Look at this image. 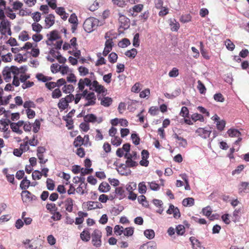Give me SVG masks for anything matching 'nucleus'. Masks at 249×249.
<instances>
[{"mask_svg": "<svg viewBox=\"0 0 249 249\" xmlns=\"http://www.w3.org/2000/svg\"><path fill=\"white\" fill-rule=\"evenodd\" d=\"M225 45L226 48L231 51H232L235 48L234 44L231 41L230 39H227L225 41Z\"/></svg>", "mask_w": 249, "mask_h": 249, "instance_id": "49", "label": "nucleus"}, {"mask_svg": "<svg viewBox=\"0 0 249 249\" xmlns=\"http://www.w3.org/2000/svg\"><path fill=\"white\" fill-rule=\"evenodd\" d=\"M113 100L111 97L104 96L101 100V105L105 107H109L112 103Z\"/></svg>", "mask_w": 249, "mask_h": 249, "instance_id": "21", "label": "nucleus"}, {"mask_svg": "<svg viewBox=\"0 0 249 249\" xmlns=\"http://www.w3.org/2000/svg\"><path fill=\"white\" fill-rule=\"evenodd\" d=\"M212 212V209L209 206L203 208L202 210V214L204 215L207 216L208 217H209V216L211 215Z\"/></svg>", "mask_w": 249, "mask_h": 249, "instance_id": "57", "label": "nucleus"}, {"mask_svg": "<svg viewBox=\"0 0 249 249\" xmlns=\"http://www.w3.org/2000/svg\"><path fill=\"white\" fill-rule=\"evenodd\" d=\"M143 8V5L142 4H138L134 5L128 10V12H133V13H140Z\"/></svg>", "mask_w": 249, "mask_h": 249, "instance_id": "30", "label": "nucleus"}, {"mask_svg": "<svg viewBox=\"0 0 249 249\" xmlns=\"http://www.w3.org/2000/svg\"><path fill=\"white\" fill-rule=\"evenodd\" d=\"M175 229L178 235H183L185 232V227L181 224L177 225Z\"/></svg>", "mask_w": 249, "mask_h": 249, "instance_id": "40", "label": "nucleus"}, {"mask_svg": "<svg viewBox=\"0 0 249 249\" xmlns=\"http://www.w3.org/2000/svg\"><path fill=\"white\" fill-rule=\"evenodd\" d=\"M179 115L184 118L189 117V111L187 107L183 106L181 107Z\"/></svg>", "mask_w": 249, "mask_h": 249, "instance_id": "41", "label": "nucleus"}, {"mask_svg": "<svg viewBox=\"0 0 249 249\" xmlns=\"http://www.w3.org/2000/svg\"><path fill=\"white\" fill-rule=\"evenodd\" d=\"M192 19V16L190 14L182 15L180 17V21L181 22L185 23L190 21Z\"/></svg>", "mask_w": 249, "mask_h": 249, "instance_id": "48", "label": "nucleus"}, {"mask_svg": "<svg viewBox=\"0 0 249 249\" xmlns=\"http://www.w3.org/2000/svg\"><path fill=\"white\" fill-rule=\"evenodd\" d=\"M198 89L200 92V93L202 94H204L206 93V89L204 85V84L201 82L200 80L198 81V86H197Z\"/></svg>", "mask_w": 249, "mask_h": 249, "instance_id": "55", "label": "nucleus"}, {"mask_svg": "<svg viewBox=\"0 0 249 249\" xmlns=\"http://www.w3.org/2000/svg\"><path fill=\"white\" fill-rule=\"evenodd\" d=\"M249 188V182H241L238 186V190L239 193L245 192L247 189Z\"/></svg>", "mask_w": 249, "mask_h": 249, "instance_id": "36", "label": "nucleus"}, {"mask_svg": "<svg viewBox=\"0 0 249 249\" xmlns=\"http://www.w3.org/2000/svg\"><path fill=\"white\" fill-rule=\"evenodd\" d=\"M23 106L25 108L31 109V107L35 108L36 107V105L33 101L28 100L24 103Z\"/></svg>", "mask_w": 249, "mask_h": 249, "instance_id": "54", "label": "nucleus"}, {"mask_svg": "<svg viewBox=\"0 0 249 249\" xmlns=\"http://www.w3.org/2000/svg\"><path fill=\"white\" fill-rule=\"evenodd\" d=\"M131 44L130 40L127 38H124L118 44L120 48H126Z\"/></svg>", "mask_w": 249, "mask_h": 249, "instance_id": "32", "label": "nucleus"}, {"mask_svg": "<svg viewBox=\"0 0 249 249\" xmlns=\"http://www.w3.org/2000/svg\"><path fill=\"white\" fill-rule=\"evenodd\" d=\"M62 96V92L59 88L55 89L52 93V97L53 99L59 98Z\"/></svg>", "mask_w": 249, "mask_h": 249, "instance_id": "59", "label": "nucleus"}, {"mask_svg": "<svg viewBox=\"0 0 249 249\" xmlns=\"http://www.w3.org/2000/svg\"><path fill=\"white\" fill-rule=\"evenodd\" d=\"M227 133L231 137H239L241 136V133L237 129L230 128L227 131Z\"/></svg>", "mask_w": 249, "mask_h": 249, "instance_id": "22", "label": "nucleus"}, {"mask_svg": "<svg viewBox=\"0 0 249 249\" xmlns=\"http://www.w3.org/2000/svg\"><path fill=\"white\" fill-rule=\"evenodd\" d=\"M179 74L178 70L177 68H173L169 72L168 75L170 77L175 78Z\"/></svg>", "mask_w": 249, "mask_h": 249, "instance_id": "61", "label": "nucleus"}, {"mask_svg": "<svg viewBox=\"0 0 249 249\" xmlns=\"http://www.w3.org/2000/svg\"><path fill=\"white\" fill-rule=\"evenodd\" d=\"M131 139L135 145H138L140 143L141 139L139 134L136 131H133L131 135Z\"/></svg>", "mask_w": 249, "mask_h": 249, "instance_id": "20", "label": "nucleus"}, {"mask_svg": "<svg viewBox=\"0 0 249 249\" xmlns=\"http://www.w3.org/2000/svg\"><path fill=\"white\" fill-rule=\"evenodd\" d=\"M150 188L151 190L154 191H158L160 189V185L157 183L155 181H153L151 182H148Z\"/></svg>", "mask_w": 249, "mask_h": 249, "instance_id": "51", "label": "nucleus"}, {"mask_svg": "<svg viewBox=\"0 0 249 249\" xmlns=\"http://www.w3.org/2000/svg\"><path fill=\"white\" fill-rule=\"evenodd\" d=\"M200 52L202 57L207 60L210 59V57L208 55L206 50L204 49V46L203 42H200Z\"/></svg>", "mask_w": 249, "mask_h": 249, "instance_id": "33", "label": "nucleus"}, {"mask_svg": "<svg viewBox=\"0 0 249 249\" xmlns=\"http://www.w3.org/2000/svg\"><path fill=\"white\" fill-rule=\"evenodd\" d=\"M182 204L184 207L192 206L195 204V199L193 197L185 198L183 200Z\"/></svg>", "mask_w": 249, "mask_h": 249, "instance_id": "23", "label": "nucleus"}, {"mask_svg": "<svg viewBox=\"0 0 249 249\" xmlns=\"http://www.w3.org/2000/svg\"><path fill=\"white\" fill-rule=\"evenodd\" d=\"M84 139H83L80 135L78 136L74 140L73 145L75 147H78L82 145L87 146V142L84 143Z\"/></svg>", "mask_w": 249, "mask_h": 249, "instance_id": "15", "label": "nucleus"}, {"mask_svg": "<svg viewBox=\"0 0 249 249\" xmlns=\"http://www.w3.org/2000/svg\"><path fill=\"white\" fill-rule=\"evenodd\" d=\"M114 46V43L112 38H109L106 40L105 44V48L103 51L102 54L104 56H107L111 52Z\"/></svg>", "mask_w": 249, "mask_h": 249, "instance_id": "8", "label": "nucleus"}, {"mask_svg": "<svg viewBox=\"0 0 249 249\" xmlns=\"http://www.w3.org/2000/svg\"><path fill=\"white\" fill-rule=\"evenodd\" d=\"M46 208L47 210L49 211L51 213H53V212L57 211V208L54 203H47Z\"/></svg>", "mask_w": 249, "mask_h": 249, "instance_id": "60", "label": "nucleus"}, {"mask_svg": "<svg viewBox=\"0 0 249 249\" xmlns=\"http://www.w3.org/2000/svg\"><path fill=\"white\" fill-rule=\"evenodd\" d=\"M114 231L116 235H121L123 233L124 228L120 225H116L114 227Z\"/></svg>", "mask_w": 249, "mask_h": 249, "instance_id": "53", "label": "nucleus"}, {"mask_svg": "<svg viewBox=\"0 0 249 249\" xmlns=\"http://www.w3.org/2000/svg\"><path fill=\"white\" fill-rule=\"evenodd\" d=\"M47 36L49 37V40L52 42L59 39L61 38L58 34V31L56 30H54L50 32L49 34L47 35Z\"/></svg>", "mask_w": 249, "mask_h": 249, "instance_id": "10", "label": "nucleus"}, {"mask_svg": "<svg viewBox=\"0 0 249 249\" xmlns=\"http://www.w3.org/2000/svg\"><path fill=\"white\" fill-rule=\"evenodd\" d=\"M62 119L63 120L66 121V126L67 127L68 129L71 130L73 128L74 125H73V121L72 119H71L70 120H69L68 118H63V117H62Z\"/></svg>", "mask_w": 249, "mask_h": 249, "instance_id": "52", "label": "nucleus"}, {"mask_svg": "<svg viewBox=\"0 0 249 249\" xmlns=\"http://www.w3.org/2000/svg\"><path fill=\"white\" fill-rule=\"evenodd\" d=\"M79 127L81 130L86 132L89 129V123L84 121V122H82L80 124Z\"/></svg>", "mask_w": 249, "mask_h": 249, "instance_id": "63", "label": "nucleus"}, {"mask_svg": "<svg viewBox=\"0 0 249 249\" xmlns=\"http://www.w3.org/2000/svg\"><path fill=\"white\" fill-rule=\"evenodd\" d=\"M22 190V191L21 193V196L23 202L26 201V200H25V198L29 200L30 201H36L37 199V197L29 191L27 190Z\"/></svg>", "mask_w": 249, "mask_h": 249, "instance_id": "6", "label": "nucleus"}, {"mask_svg": "<svg viewBox=\"0 0 249 249\" xmlns=\"http://www.w3.org/2000/svg\"><path fill=\"white\" fill-rule=\"evenodd\" d=\"M118 58V54L115 52H111L108 56V61L112 64L117 62Z\"/></svg>", "mask_w": 249, "mask_h": 249, "instance_id": "43", "label": "nucleus"}, {"mask_svg": "<svg viewBox=\"0 0 249 249\" xmlns=\"http://www.w3.org/2000/svg\"><path fill=\"white\" fill-rule=\"evenodd\" d=\"M140 44V34L137 33L135 34L133 38L132 44L135 48L139 47Z\"/></svg>", "mask_w": 249, "mask_h": 249, "instance_id": "37", "label": "nucleus"}, {"mask_svg": "<svg viewBox=\"0 0 249 249\" xmlns=\"http://www.w3.org/2000/svg\"><path fill=\"white\" fill-rule=\"evenodd\" d=\"M30 38L29 36L27 34L26 31H23L18 36V39L24 42L28 40Z\"/></svg>", "mask_w": 249, "mask_h": 249, "instance_id": "39", "label": "nucleus"}, {"mask_svg": "<svg viewBox=\"0 0 249 249\" xmlns=\"http://www.w3.org/2000/svg\"><path fill=\"white\" fill-rule=\"evenodd\" d=\"M139 249H157V244L155 242L149 241L141 245Z\"/></svg>", "mask_w": 249, "mask_h": 249, "instance_id": "18", "label": "nucleus"}, {"mask_svg": "<svg viewBox=\"0 0 249 249\" xmlns=\"http://www.w3.org/2000/svg\"><path fill=\"white\" fill-rule=\"evenodd\" d=\"M67 81L70 83H75L77 82L76 77L73 73H71L67 77Z\"/></svg>", "mask_w": 249, "mask_h": 249, "instance_id": "64", "label": "nucleus"}, {"mask_svg": "<svg viewBox=\"0 0 249 249\" xmlns=\"http://www.w3.org/2000/svg\"><path fill=\"white\" fill-rule=\"evenodd\" d=\"M147 191V187L144 181L140 182L138 184V192L140 194H145Z\"/></svg>", "mask_w": 249, "mask_h": 249, "instance_id": "35", "label": "nucleus"}, {"mask_svg": "<svg viewBox=\"0 0 249 249\" xmlns=\"http://www.w3.org/2000/svg\"><path fill=\"white\" fill-rule=\"evenodd\" d=\"M11 27V22L8 19L1 21L0 23V33L2 35H5L4 30Z\"/></svg>", "mask_w": 249, "mask_h": 249, "instance_id": "9", "label": "nucleus"}, {"mask_svg": "<svg viewBox=\"0 0 249 249\" xmlns=\"http://www.w3.org/2000/svg\"><path fill=\"white\" fill-rule=\"evenodd\" d=\"M124 190L123 187H118L116 188L115 192L113 193H115L116 195H119V199L121 200L126 196L124 195Z\"/></svg>", "mask_w": 249, "mask_h": 249, "instance_id": "28", "label": "nucleus"}, {"mask_svg": "<svg viewBox=\"0 0 249 249\" xmlns=\"http://www.w3.org/2000/svg\"><path fill=\"white\" fill-rule=\"evenodd\" d=\"M38 184L36 181H34L31 182V181L27 179V177H25L23 179L19 184V188L21 190H27L30 186L35 187Z\"/></svg>", "mask_w": 249, "mask_h": 249, "instance_id": "5", "label": "nucleus"}, {"mask_svg": "<svg viewBox=\"0 0 249 249\" xmlns=\"http://www.w3.org/2000/svg\"><path fill=\"white\" fill-rule=\"evenodd\" d=\"M126 159L125 161L126 167L128 168L135 167L138 166V163L135 160L129 159V158H124Z\"/></svg>", "mask_w": 249, "mask_h": 249, "instance_id": "31", "label": "nucleus"}, {"mask_svg": "<svg viewBox=\"0 0 249 249\" xmlns=\"http://www.w3.org/2000/svg\"><path fill=\"white\" fill-rule=\"evenodd\" d=\"M32 27L33 31L36 32L37 34L39 33L43 28L42 26L39 23L36 22L33 23Z\"/></svg>", "mask_w": 249, "mask_h": 249, "instance_id": "46", "label": "nucleus"}, {"mask_svg": "<svg viewBox=\"0 0 249 249\" xmlns=\"http://www.w3.org/2000/svg\"><path fill=\"white\" fill-rule=\"evenodd\" d=\"M144 235L149 240L153 239L155 236V232L153 229H149L144 231Z\"/></svg>", "mask_w": 249, "mask_h": 249, "instance_id": "24", "label": "nucleus"}, {"mask_svg": "<svg viewBox=\"0 0 249 249\" xmlns=\"http://www.w3.org/2000/svg\"><path fill=\"white\" fill-rule=\"evenodd\" d=\"M66 210L69 212H71L73 210V200L71 198H67L65 201Z\"/></svg>", "mask_w": 249, "mask_h": 249, "instance_id": "19", "label": "nucleus"}, {"mask_svg": "<svg viewBox=\"0 0 249 249\" xmlns=\"http://www.w3.org/2000/svg\"><path fill=\"white\" fill-rule=\"evenodd\" d=\"M84 99L87 102L84 105V107H87L90 106H94L96 104V96L95 93L91 91Z\"/></svg>", "mask_w": 249, "mask_h": 249, "instance_id": "7", "label": "nucleus"}, {"mask_svg": "<svg viewBox=\"0 0 249 249\" xmlns=\"http://www.w3.org/2000/svg\"><path fill=\"white\" fill-rule=\"evenodd\" d=\"M69 95H67L65 97L62 98V101L66 102V104L64 105L63 106H62V107H69L70 108V107L69 106V103L72 102L74 100V95L71 93H69Z\"/></svg>", "mask_w": 249, "mask_h": 249, "instance_id": "17", "label": "nucleus"}, {"mask_svg": "<svg viewBox=\"0 0 249 249\" xmlns=\"http://www.w3.org/2000/svg\"><path fill=\"white\" fill-rule=\"evenodd\" d=\"M136 188L137 184L136 182H129L126 185V190L128 192H133V191L136 189Z\"/></svg>", "mask_w": 249, "mask_h": 249, "instance_id": "47", "label": "nucleus"}, {"mask_svg": "<svg viewBox=\"0 0 249 249\" xmlns=\"http://www.w3.org/2000/svg\"><path fill=\"white\" fill-rule=\"evenodd\" d=\"M29 150L30 147L29 146H27V150L25 149H21L20 147L19 148H15L14 149L13 153L15 156L20 157L23 153L25 152L26 151H29Z\"/></svg>", "mask_w": 249, "mask_h": 249, "instance_id": "27", "label": "nucleus"}, {"mask_svg": "<svg viewBox=\"0 0 249 249\" xmlns=\"http://www.w3.org/2000/svg\"><path fill=\"white\" fill-rule=\"evenodd\" d=\"M99 20L94 17H90L86 18L83 24V28L86 32L90 33L94 31L93 28L98 26Z\"/></svg>", "mask_w": 249, "mask_h": 249, "instance_id": "1", "label": "nucleus"}, {"mask_svg": "<svg viewBox=\"0 0 249 249\" xmlns=\"http://www.w3.org/2000/svg\"><path fill=\"white\" fill-rule=\"evenodd\" d=\"M191 118L194 122H196L197 121H199L201 122L204 121V118L202 114L195 113L193 114L191 116Z\"/></svg>", "mask_w": 249, "mask_h": 249, "instance_id": "26", "label": "nucleus"}, {"mask_svg": "<svg viewBox=\"0 0 249 249\" xmlns=\"http://www.w3.org/2000/svg\"><path fill=\"white\" fill-rule=\"evenodd\" d=\"M131 144L129 143H125L123 144L122 148H121L124 152H125L124 158H127L128 155L131 150Z\"/></svg>", "mask_w": 249, "mask_h": 249, "instance_id": "38", "label": "nucleus"}, {"mask_svg": "<svg viewBox=\"0 0 249 249\" xmlns=\"http://www.w3.org/2000/svg\"><path fill=\"white\" fill-rule=\"evenodd\" d=\"M138 51L136 49L133 48L131 50H127L124 53V54L131 59H134L137 55Z\"/></svg>", "mask_w": 249, "mask_h": 249, "instance_id": "25", "label": "nucleus"}, {"mask_svg": "<svg viewBox=\"0 0 249 249\" xmlns=\"http://www.w3.org/2000/svg\"><path fill=\"white\" fill-rule=\"evenodd\" d=\"M74 88L72 85H66L62 88V90L64 93H71L74 91Z\"/></svg>", "mask_w": 249, "mask_h": 249, "instance_id": "34", "label": "nucleus"}, {"mask_svg": "<svg viewBox=\"0 0 249 249\" xmlns=\"http://www.w3.org/2000/svg\"><path fill=\"white\" fill-rule=\"evenodd\" d=\"M122 142V140L118 136H114V139H111V143L116 147L119 146Z\"/></svg>", "mask_w": 249, "mask_h": 249, "instance_id": "50", "label": "nucleus"}, {"mask_svg": "<svg viewBox=\"0 0 249 249\" xmlns=\"http://www.w3.org/2000/svg\"><path fill=\"white\" fill-rule=\"evenodd\" d=\"M90 90L91 91L96 92L97 94H104L107 91V89L102 85L99 84V82L97 80L93 81V83L89 88Z\"/></svg>", "mask_w": 249, "mask_h": 249, "instance_id": "4", "label": "nucleus"}, {"mask_svg": "<svg viewBox=\"0 0 249 249\" xmlns=\"http://www.w3.org/2000/svg\"><path fill=\"white\" fill-rule=\"evenodd\" d=\"M2 74L5 81L6 82H9V80L11 79V71L10 67L5 66L2 71Z\"/></svg>", "mask_w": 249, "mask_h": 249, "instance_id": "11", "label": "nucleus"}, {"mask_svg": "<svg viewBox=\"0 0 249 249\" xmlns=\"http://www.w3.org/2000/svg\"><path fill=\"white\" fill-rule=\"evenodd\" d=\"M196 132L199 133V136L202 138L206 139L210 137V135L212 133V130H207L205 128L199 127L196 130Z\"/></svg>", "mask_w": 249, "mask_h": 249, "instance_id": "13", "label": "nucleus"}, {"mask_svg": "<svg viewBox=\"0 0 249 249\" xmlns=\"http://www.w3.org/2000/svg\"><path fill=\"white\" fill-rule=\"evenodd\" d=\"M111 187L107 182H102L98 187V191L101 193H107L110 191Z\"/></svg>", "mask_w": 249, "mask_h": 249, "instance_id": "14", "label": "nucleus"}, {"mask_svg": "<svg viewBox=\"0 0 249 249\" xmlns=\"http://www.w3.org/2000/svg\"><path fill=\"white\" fill-rule=\"evenodd\" d=\"M134 231V228L132 227H129L124 229L123 233L124 236L129 237L133 235Z\"/></svg>", "mask_w": 249, "mask_h": 249, "instance_id": "42", "label": "nucleus"}, {"mask_svg": "<svg viewBox=\"0 0 249 249\" xmlns=\"http://www.w3.org/2000/svg\"><path fill=\"white\" fill-rule=\"evenodd\" d=\"M43 121V120L42 118H41L40 120L37 119H36L34 123L33 124V131L35 133H36L39 131L40 128V125H41L40 121Z\"/></svg>", "mask_w": 249, "mask_h": 249, "instance_id": "29", "label": "nucleus"}, {"mask_svg": "<svg viewBox=\"0 0 249 249\" xmlns=\"http://www.w3.org/2000/svg\"><path fill=\"white\" fill-rule=\"evenodd\" d=\"M91 237L93 245L96 248L100 247L102 243V232L98 229H95L91 234Z\"/></svg>", "mask_w": 249, "mask_h": 249, "instance_id": "2", "label": "nucleus"}, {"mask_svg": "<svg viewBox=\"0 0 249 249\" xmlns=\"http://www.w3.org/2000/svg\"><path fill=\"white\" fill-rule=\"evenodd\" d=\"M241 212V209H235L233 212V217L232 218V220L236 223L237 221H238L240 219V216H239V213Z\"/></svg>", "mask_w": 249, "mask_h": 249, "instance_id": "56", "label": "nucleus"}, {"mask_svg": "<svg viewBox=\"0 0 249 249\" xmlns=\"http://www.w3.org/2000/svg\"><path fill=\"white\" fill-rule=\"evenodd\" d=\"M46 185L48 190L53 191L54 189L55 183L52 179L48 178L46 180Z\"/></svg>", "mask_w": 249, "mask_h": 249, "instance_id": "45", "label": "nucleus"}, {"mask_svg": "<svg viewBox=\"0 0 249 249\" xmlns=\"http://www.w3.org/2000/svg\"><path fill=\"white\" fill-rule=\"evenodd\" d=\"M79 74L81 76H85L89 73V69L83 66H80L78 68Z\"/></svg>", "mask_w": 249, "mask_h": 249, "instance_id": "44", "label": "nucleus"}, {"mask_svg": "<svg viewBox=\"0 0 249 249\" xmlns=\"http://www.w3.org/2000/svg\"><path fill=\"white\" fill-rule=\"evenodd\" d=\"M118 16L119 17V22L121 23L119 29L123 28L124 30L128 29L130 27V19L122 13H119Z\"/></svg>", "mask_w": 249, "mask_h": 249, "instance_id": "3", "label": "nucleus"}, {"mask_svg": "<svg viewBox=\"0 0 249 249\" xmlns=\"http://www.w3.org/2000/svg\"><path fill=\"white\" fill-rule=\"evenodd\" d=\"M84 120L86 123H94L97 121V116L93 113H89L84 116Z\"/></svg>", "mask_w": 249, "mask_h": 249, "instance_id": "16", "label": "nucleus"}, {"mask_svg": "<svg viewBox=\"0 0 249 249\" xmlns=\"http://www.w3.org/2000/svg\"><path fill=\"white\" fill-rule=\"evenodd\" d=\"M80 236L83 241L86 242L89 241L91 237L89 229H84L83 231L80 233Z\"/></svg>", "mask_w": 249, "mask_h": 249, "instance_id": "12", "label": "nucleus"}, {"mask_svg": "<svg viewBox=\"0 0 249 249\" xmlns=\"http://www.w3.org/2000/svg\"><path fill=\"white\" fill-rule=\"evenodd\" d=\"M32 18L35 22H39L41 18V14L39 12L36 11L32 14Z\"/></svg>", "mask_w": 249, "mask_h": 249, "instance_id": "62", "label": "nucleus"}, {"mask_svg": "<svg viewBox=\"0 0 249 249\" xmlns=\"http://www.w3.org/2000/svg\"><path fill=\"white\" fill-rule=\"evenodd\" d=\"M15 60L19 63L23 62H26L27 60V57H23V55L20 53H18L15 57Z\"/></svg>", "mask_w": 249, "mask_h": 249, "instance_id": "58", "label": "nucleus"}]
</instances>
